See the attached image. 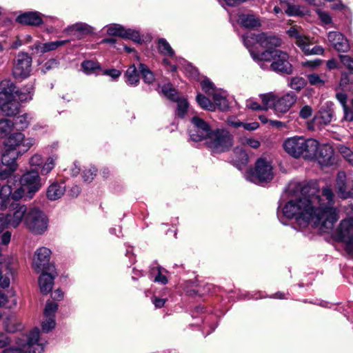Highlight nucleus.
Instances as JSON below:
<instances>
[{
	"instance_id": "f257e3e1",
	"label": "nucleus",
	"mask_w": 353,
	"mask_h": 353,
	"mask_svg": "<svg viewBox=\"0 0 353 353\" xmlns=\"http://www.w3.org/2000/svg\"><path fill=\"white\" fill-rule=\"evenodd\" d=\"M288 190L292 194L300 192L301 196L279 207L277 216L283 224H287L285 219H294L301 228L311 225L322 232L333 229L338 215L334 206L335 195L330 187H323L320 194L315 185L291 183Z\"/></svg>"
},
{
	"instance_id": "f03ea898",
	"label": "nucleus",
	"mask_w": 353,
	"mask_h": 353,
	"mask_svg": "<svg viewBox=\"0 0 353 353\" xmlns=\"http://www.w3.org/2000/svg\"><path fill=\"white\" fill-rule=\"evenodd\" d=\"M0 110L7 117L18 114L20 102L30 101L34 90L33 84L29 83L21 90H17L15 84L7 79L0 83Z\"/></svg>"
},
{
	"instance_id": "7ed1b4c3",
	"label": "nucleus",
	"mask_w": 353,
	"mask_h": 353,
	"mask_svg": "<svg viewBox=\"0 0 353 353\" xmlns=\"http://www.w3.org/2000/svg\"><path fill=\"white\" fill-rule=\"evenodd\" d=\"M283 147L286 153L295 159L313 160L316 155L319 142L314 139L294 136L286 139Z\"/></svg>"
},
{
	"instance_id": "20e7f679",
	"label": "nucleus",
	"mask_w": 353,
	"mask_h": 353,
	"mask_svg": "<svg viewBox=\"0 0 353 353\" xmlns=\"http://www.w3.org/2000/svg\"><path fill=\"white\" fill-rule=\"evenodd\" d=\"M47 341L40 336V330L35 327L26 335L18 338L17 347L5 348L2 353H43Z\"/></svg>"
},
{
	"instance_id": "39448f33",
	"label": "nucleus",
	"mask_w": 353,
	"mask_h": 353,
	"mask_svg": "<svg viewBox=\"0 0 353 353\" xmlns=\"http://www.w3.org/2000/svg\"><path fill=\"white\" fill-rule=\"evenodd\" d=\"M242 41L245 47L249 50L252 58L258 63L261 62L259 59L261 53L254 52V48L256 45L267 48V50H272V48L279 47L281 44V41L278 37L265 32L259 34L247 32L242 36Z\"/></svg>"
},
{
	"instance_id": "423d86ee",
	"label": "nucleus",
	"mask_w": 353,
	"mask_h": 353,
	"mask_svg": "<svg viewBox=\"0 0 353 353\" xmlns=\"http://www.w3.org/2000/svg\"><path fill=\"white\" fill-rule=\"evenodd\" d=\"M261 62L259 63L260 67L263 69L264 67V61L271 62L270 65L272 70L286 74H290L293 72L292 66L289 62L288 54L279 50H265L260 54Z\"/></svg>"
},
{
	"instance_id": "0eeeda50",
	"label": "nucleus",
	"mask_w": 353,
	"mask_h": 353,
	"mask_svg": "<svg viewBox=\"0 0 353 353\" xmlns=\"http://www.w3.org/2000/svg\"><path fill=\"white\" fill-rule=\"evenodd\" d=\"M34 143V140L32 138L25 139V136L21 132L12 133L3 141V152L12 156V153L17 155L28 151Z\"/></svg>"
},
{
	"instance_id": "6e6552de",
	"label": "nucleus",
	"mask_w": 353,
	"mask_h": 353,
	"mask_svg": "<svg viewBox=\"0 0 353 353\" xmlns=\"http://www.w3.org/2000/svg\"><path fill=\"white\" fill-rule=\"evenodd\" d=\"M205 144L214 153L228 150L232 145V136L223 129L212 130L205 141Z\"/></svg>"
},
{
	"instance_id": "1a4fd4ad",
	"label": "nucleus",
	"mask_w": 353,
	"mask_h": 353,
	"mask_svg": "<svg viewBox=\"0 0 353 353\" xmlns=\"http://www.w3.org/2000/svg\"><path fill=\"white\" fill-rule=\"evenodd\" d=\"M272 166L270 161L264 158H259L254 168L250 169L245 174L247 180L259 184L268 182L273 179Z\"/></svg>"
},
{
	"instance_id": "9d476101",
	"label": "nucleus",
	"mask_w": 353,
	"mask_h": 353,
	"mask_svg": "<svg viewBox=\"0 0 353 353\" xmlns=\"http://www.w3.org/2000/svg\"><path fill=\"white\" fill-rule=\"evenodd\" d=\"M27 228L35 234H43L48 229V219L37 208H30L25 219Z\"/></svg>"
},
{
	"instance_id": "9b49d317",
	"label": "nucleus",
	"mask_w": 353,
	"mask_h": 353,
	"mask_svg": "<svg viewBox=\"0 0 353 353\" xmlns=\"http://www.w3.org/2000/svg\"><path fill=\"white\" fill-rule=\"evenodd\" d=\"M32 57L24 52H20L17 55L12 68V74L15 79H26L30 74L32 70Z\"/></svg>"
},
{
	"instance_id": "f8f14e48",
	"label": "nucleus",
	"mask_w": 353,
	"mask_h": 353,
	"mask_svg": "<svg viewBox=\"0 0 353 353\" xmlns=\"http://www.w3.org/2000/svg\"><path fill=\"white\" fill-rule=\"evenodd\" d=\"M51 250L46 247H41L36 250L32 259V268L37 272L41 271H52L54 265L50 263Z\"/></svg>"
},
{
	"instance_id": "ddd939ff",
	"label": "nucleus",
	"mask_w": 353,
	"mask_h": 353,
	"mask_svg": "<svg viewBox=\"0 0 353 353\" xmlns=\"http://www.w3.org/2000/svg\"><path fill=\"white\" fill-rule=\"evenodd\" d=\"M189 134L191 140L195 142L206 141L212 130L208 123L197 116L192 117Z\"/></svg>"
},
{
	"instance_id": "4468645a",
	"label": "nucleus",
	"mask_w": 353,
	"mask_h": 353,
	"mask_svg": "<svg viewBox=\"0 0 353 353\" xmlns=\"http://www.w3.org/2000/svg\"><path fill=\"white\" fill-rule=\"evenodd\" d=\"M202 90L208 95L212 96L214 107L216 105L219 109L224 110L228 107L225 92L217 90L212 82L206 79L201 82Z\"/></svg>"
},
{
	"instance_id": "2eb2a0df",
	"label": "nucleus",
	"mask_w": 353,
	"mask_h": 353,
	"mask_svg": "<svg viewBox=\"0 0 353 353\" xmlns=\"http://www.w3.org/2000/svg\"><path fill=\"white\" fill-rule=\"evenodd\" d=\"M20 185L26 189L28 196L32 198L42 187L41 179L37 171L30 170L24 173L20 178Z\"/></svg>"
},
{
	"instance_id": "dca6fc26",
	"label": "nucleus",
	"mask_w": 353,
	"mask_h": 353,
	"mask_svg": "<svg viewBox=\"0 0 353 353\" xmlns=\"http://www.w3.org/2000/svg\"><path fill=\"white\" fill-rule=\"evenodd\" d=\"M26 192L23 185L18 188L14 192H12L11 186L5 185L0 187V208L2 210L8 208L11 203V200L18 201L21 199Z\"/></svg>"
},
{
	"instance_id": "f3484780",
	"label": "nucleus",
	"mask_w": 353,
	"mask_h": 353,
	"mask_svg": "<svg viewBox=\"0 0 353 353\" xmlns=\"http://www.w3.org/2000/svg\"><path fill=\"white\" fill-rule=\"evenodd\" d=\"M339 240L345 243L353 253V218L346 219L340 223L336 231Z\"/></svg>"
},
{
	"instance_id": "a211bd4d",
	"label": "nucleus",
	"mask_w": 353,
	"mask_h": 353,
	"mask_svg": "<svg viewBox=\"0 0 353 353\" xmlns=\"http://www.w3.org/2000/svg\"><path fill=\"white\" fill-rule=\"evenodd\" d=\"M336 190L341 199L353 198V180L344 171H339L337 174Z\"/></svg>"
},
{
	"instance_id": "6ab92c4d",
	"label": "nucleus",
	"mask_w": 353,
	"mask_h": 353,
	"mask_svg": "<svg viewBox=\"0 0 353 353\" xmlns=\"http://www.w3.org/2000/svg\"><path fill=\"white\" fill-rule=\"evenodd\" d=\"M107 34L112 36H118L123 39H128L139 43L141 37L139 32L133 29H125L119 24H110L105 27Z\"/></svg>"
},
{
	"instance_id": "aec40b11",
	"label": "nucleus",
	"mask_w": 353,
	"mask_h": 353,
	"mask_svg": "<svg viewBox=\"0 0 353 353\" xmlns=\"http://www.w3.org/2000/svg\"><path fill=\"white\" fill-rule=\"evenodd\" d=\"M158 48L160 53L172 58L176 62L179 63L182 65H186L185 70H186L187 72H189L190 75H194L196 74L197 71L193 66H192L189 63H187L183 59L177 58L174 56V50L165 39H160L159 40Z\"/></svg>"
},
{
	"instance_id": "412c9836",
	"label": "nucleus",
	"mask_w": 353,
	"mask_h": 353,
	"mask_svg": "<svg viewBox=\"0 0 353 353\" xmlns=\"http://www.w3.org/2000/svg\"><path fill=\"white\" fill-rule=\"evenodd\" d=\"M17 155L14 153H12V156L7 153H2L1 162H0V179H8L17 170Z\"/></svg>"
},
{
	"instance_id": "4be33fe9",
	"label": "nucleus",
	"mask_w": 353,
	"mask_h": 353,
	"mask_svg": "<svg viewBox=\"0 0 353 353\" xmlns=\"http://www.w3.org/2000/svg\"><path fill=\"white\" fill-rule=\"evenodd\" d=\"M58 310V304L52 301L46 303L44 309V319L41 322V328L43 332L48 333L56 325L55 313Z\"/></svg>"
},
{
	"instance_id": "5701e85b",
	"label": "nucleus",
	"mask_w": 353,
	"mask_h": 353,
	"mask_svg": "<svg viewBox=\"0 0 353 353\" xmlns=\"http://www.w3.org/2000/svg\"><path fill=\"white\" fill-rule=\"evenodd\" d=\"M296 94L292 91L288 92L280 97L276 96V101L274 103V110L277 114L286 113L296 103Z\"/></svg>"
},
{
	"instance_id": "b1692460",
	"label": "nucleus",
	"mask_w": 353,
	"mask_h": 353,
	"mask_svg": "<svg viewBox=\"0 0 353 353\" xmlns=\"http://www.w3.org/2000/svg\"><path fill=\"white\" fill-rule=\"evenodd\" d=\"M313 159H316L321 166H329L334 163V150L328 144L319 145L316 155Z\"/></svg>"
},
{
	"instance_id": "393cba45",
	"label": "nucleus",
	"mask_w": 353,
	"mask_h": 353,
	"mask_svg": "<svg viewBox=\"0 0 353 353\" xmlns=\"http://www.w3.org/2000/svg\"><path fill=\"white\" fill-rule=\"evenodd\" d=\"M327 39L330 45L338 52H345L350 49L347 39L339 32H329Z\"/></svg>"
},
{
	"instance_id": "a878e982",
	"label": "nucleus",
	"mask_w": 353,
	"mask_h": 353,
	"mask_svg": "<svg viewBox=\"0 0 353 353\" xmlns=\"http://www.w3.org/2000/svg\"><path fill=\"white\" fill-rule=\"evenodd\" d=\"M11 207L13 212L7 215L10 220L11 226L15 228L19 225L23 220L25 221L29 208L26 205L10 203L8 208H10Z\"/></svg>"
},
{
	"instance_id": "bb28decb",
	"label": "nucleus",
	"mask_w": 353,
	"mask_h": 353,
	"mask_svg": "<svg viewBox=\"0 0 353 353\" xmlns=\"http://www.w3.org/2000/svg\"><path fill=\"white\" fill-rule=\"evenodd\" d=\"M68 43L67 40L56 41L48 43H41L37 41L34 44L30 47V50L33 54H43L48 52L56 50L60 46H62Z\"/></svg>"
},
{
	"instance_id": "cd10ccee",
	"label": "nucleus",
	"mask_w": 353,
	"mask_h": 353,
	"mask_svg": "<svg viewBox=\"0 0 353 353\" xmlns=\"http://www.w3.org/2000/svg\"><path fill=\"white\" fill-rule=\"evenodd\" d=\"M41 272L42 273L39 278V288L43 294H48L52 289L54 280L57 276V272L56 270Z\"/></svg>"
},
{
	"instance_id": "c85d7f7f",
	"label": "nucleus",
	"mask_w": 353,
	"mask_h": 353,
	"mask_svg": "<svg viewBox=\"0 0 353 353\" xmlns=\"http://www.w3.org/2000/svg\"><path fill=\"white\" fill-rule=\"evenodd\" d=\"M288 33L290 37L295 39V43L305 54L307 48L310 47L312 43L311 39L304 35L300 30L295 28H290Z\"/></svg>"
},
{
	"instance_id": "c756f323",
	"label": "nucleus",
	"mask_w": 353,
	"mask_h": 353,
	"mask_svg": "<svg viewBox=\"0 0 353 353\" xmlns=\"http://www.w3.org/2000/svg\"><path fill=\"white\" fill-rule=\"evenodd\" d=\"M65 192V186L63 183L52 181L46 189V197L51 201L61 199Z\"/></svg>"
},
{
	"instance_id": "7c9ffc66",
	"label": "nucleus",
	"mask_w": 353,
	"mask_h": 353,
	"mask_svg": "<svg viewBox=\"0 0 353 353\" xmlns=\"http://www.w3.org/2000/svg\"><path fill=\"white\" fill-rule=\"evenodd\" d=\"M17 21L21 24L38 26L43 23L41 14L38 12H27L17 17Z\"/></svg>"
},
{
	"instance_id": "2f4dec72",
	"label": "nucleus",
	"mask_w": 353,
	"mask_h": 353,
	"mask_svg": "<svg viewBox=\"0 0 353 353\" xmlns=\"http://www.w3.org/2000/svg\"><path fill=\"white\" fill-rule=\"evenodd\" d=\"M9 226H11L10 220L7 214H0V233H2L1 236V243L5 245H8L11 239V232L9 231L4 230Z\"/></svg>"
},
{
	"instance_id": "473e14b6",
	"label": "nucleus",
	"mask_w": 353,
	"mask_h": 353,
	"mask_svg": "<svg viewBox=\"0 0 353 353\" xmlns=\"http://www.w3.org/2000/svg\"><path fill=\"white\" fill-rule=\"evenodd\" d=\"M3 325L7 332L14 333L23 328L21 321L14 316H8L3 319Z\"/></svg>"
},
{
	"instance_id": "72a5a7b5",
	"label": "nucleus",
	"mask_w": 353,
	"mask_h": 353,
	"mask_svg": "<svg viewBox=\"0 0 353 353\" xmlns=\"http://www.w3.org/2000/svg\"><path fill=\"white\" fill-rule=\"evenodd\" d=\"M333 111L331 108H322L314 118V122L319 125L330 123L333 118Z\"/></svg>"
},
{
	"instance_id": "f704fd0d",
	"label": "nucleus",
	"mask_w": 353,
	"mask_h": 353,
	"mask_svg": "<svg viewBox=\"0 0 353 353\" xmlns=\"http://www.w3.org/2000/svg\"><path fill=\"white\" fill-rule=\"evenodd\" d=\"M240 23L246 28H254L261 26L259 17L254 14H242L239 17Z\"/></svg>"
},
{
	"instance_id": "c9c22d12",
	"label": "nucleus",
	"mask_w": 353,
	"mask_h": 353,
	"mask_svg": "<svg viewBox=\"0 0 353 353\" xmlns=\"http://www.w3.org/2000/svg\"><path fill=\"white\" fill-rule=\"evenodd\" d=\"M125 83L130 86H137L139 83V74L134 65L130 66L125 75Z\"/></svg>"
},
{
	"instance_id": "e433bc0d",
	"label": "nucleus",
	"mask_w": 353,
	"mask_h": 353,
	"mask_svg": "<svg viewBox=\"0 0 353 353\" xmlns=\"http://www.w3.org/2000/svg\"><path fill=\"white\" fill-rule=\"evenodd\" d=\"M32 117L30 114L25 113L14 119V125L17 130H23L26 129L30 123Z\"/></svg>"
},
{
	"instance_id": "4c0bfd02",
	"label": "nucleus",
	"mask_w": 353,
	"mask_h": 353,
	"mask_svg": "<svg viewBox=\"0 0 353 353\" xmlns=\"http://www.w3.org/2000/svg\"><path fill=\"white\" fill-rule=\"evenodd\" d=\"M57 157L56 155L48 157L45 162L43 161L40 167V173L41 175L48 174L55 167Z\"/></svg>"
},
{
	"instance_id": "58836bf2",
	"label": "nucleus",
	"mask_w": 353,
	"mask_h": 353,
	"mask_svg": "<svg viewBox=\"0 0 353 353\" xmlns=\"http://www.w3.org/2000/svg\"><path fill=\"white\" fill-rule=\"evenodd\" d=\"M14 128V122L8 119H0V134L6 136Z\"/></svg>"
},
{
	"instance_id": "ea45409f",
	"label": "nucleus",
	"mask_w": 353,
	"mask_h": 353,
	"mask_svg": "<svg viewBox=\"0 0 353 353\" xmlns=\"http://www.w3.org/2000/svg\"><path fill=\"white\" fill-rule=\"evenodd\" d=\"M139 69L145 83L150 84L154 81V75L147 65L140 63Z\"/></svg>"
},
{
	"instance_id": "a19ab883",
	"label": "nucleus",
	"mask_w": 353,
	"mask_h": 353,
	"mask_svg": "<svg viewBox=\"0 0 353 353\" xmlns=\"http://www.w3.org/2000/svg\"><path fill=\"white\" fill-rule=\"evenodd\" d=\"M260 98L263 103V109L267 110L271 107L274 108V103L276 99V95L273 92L263 94L260 95Z\"/></svg>"
},
{
	"instance_id": "79ce46f5",
	"label": "nucleus",
	"mask_w": 353,
	"mask_h": 353,
	"mask_svg": "<svg viewBox=\"0 0 353 353\" xmlns=\"http://www.w3.org/2000/svg\"><path fill=\"white\" fill-rule=\"evenodd\" d=\"M68 30L71 32H79L82 34H89L92 32L93 28L86 23H77L69 27Z\"/></svg>"
},
{
	"instance_id": "37998d69",
	"label": "nucleus",
	"mask_w": 353,
	"mask_h": 353,
	"mask_svg": "<svg viewBox=\"0 0 353 353\" xmlns=\"http://www.w3.org/2000/svg\"><path fill=\"white\" fill-rule=\"evenodd\" d=\"M161 92L163 94L170 100L175 101L177 99V92L174 88H172V84L170 83H168L162 86Z\"/></svg>"
},
{
	"instance_id": "c03bdc74",
	"label": "nucleus",
	"mask_w": 353,
	"mask_h": 353,
	"mask_svg": "<svg viewBox=\"0 0 353 353\" xmlns=\"http://www.w3.org/2000/svg\"><path fill=\"white\" fill-rule=\"evenodd\" d=\"M196 101L203 109H206L211 111L215 110L214 103H212L208 98H207L206 97L203 96L201 94H197Z\"/></svg>"
},
{
	"instance_id": "a18cd8bd",
	"label": "nucleus",
	"mask_w": 353,
	"mask_h": 353,
	"mask_svg": "<svg viewBox=\"0 0 353 353\" xmlns=\"http://www.w3.org/2000/svg\"><path fill=\"white\" fill-rule=\"evenodd\" d=\"M175 101L177 102L176 115L183 118L188 109V103L185 99H179L178 97Z\"/></svg>"
},
{
	"instance_id": "49530a36",
	"label": "nucleus",
	"mask_w": 353,
	"mask_h": 353,
	"mask_svg": "<svg viewBox=\"0 0 353 353\" xmlns=\"http://www.w3.org/2000/svg\"><path fill=\"white\" fill-rule=\"evenodd\" d=\"M306 85V81L303 77H295L290 79L288 85L293 90L300 91Z\"/></svg>"
},
{
	"instance_id": "de8ad7c7",
	"label": "nucleus",
	"mask_w": 353,
	"mask_h": 353,
	"mask_svg": "<svg viewBox=\"0 0 353 353\" xmlns=\"http://www.w3.org/2000/svg\"><path fill=\"white\" fill-rule=\"evenodd\" d=\"M234 154L236 157V161L240 164H246L248 161V156L245 151L240 147L234 148Z\"/></svg>"
},
{
	"instance_id": "09e8293b",
	"label": "nucleus",
	"mask_w": 353,
	"mask_h": 353,
	"mask_svg": "<svg viewBox=\"0 0 353 353\" xmlns=\"http://www.w3.org/2000/svg\"><path fill=\"white\" fill-rule=\"evenodd\" d=\"M81 67L83 72L87 74H90L100 68L98 63L93 61H85L82 63Z\"/></svg>"
},
{
	"instance_id": "8fccbe9b",
	"label": "nucleus",
	"mask_w": 353,
	"mask_h": 353,
	"mask_svg": "<svg viewBox=\"0 0 353 353\" xmlns=\"http://www.w3.org/2000/svg\"><path fill=\"white\" fill-rule=\"evenodd\" d=\"M339 152L353 166V152L344 145H340L338 148Z\"/></svg>"
},
{
	"instance_id": "3c124183",
	"label": "nucleus",
	"mask_w": 353,
	"mask_h": 353,
	"mask_svg": "<svg viewBox=\"0 0 353 353\" xmlns=\"http://www.w3.org/2000/svg\"><path fill=\"white\" fill-rule=\"evenodd\" d=\"M97 174V169L91 166L90 168H85L83 171V179L85 182H90L93 180L94 177Z\"/></svg>"
},
{
	"instance_id": "603ef678",
	"label": "nucleus",
	"mask_w": 353,
	"mask_h": 353,
	"mask_svg": "<svg viewBox=\"0 0 353 353\" xmlns=\"http://www.w3.org/2000/svg\"><path fill=\"white\" fill-rule=\"evenodd\" d=\"M307 79L309 83L312 85L321 87L323 86L325 83L324 79H323L319 74L314 73L309 74L307 76Z\"/></svg>"
},
{
	"instance_id": "864d4df0",
	"label": "nucleus",
	"mask_w": 353,
	"mask_h": 353,
	"mask_svg": "<svg viewBox=\"0 0 353 353\" xmlns=\"http://www.w3.org/2000/svg\"><path fill=\"white\" fill-rule=\"evenodd\" d=\"M339 59L341 62L345 65L347 68L353 71V59L348 55L340 54Z\"/></svg>"
},
{
	"instance_id": "5fc2aeb1",
	"label": "nucleus",
	"mask_w": 353,
	"mask_h": 353,
	"mask_svg": "<svg viewBox=\"0 0 353 353\" xmlns=\"http://www.w3.org/2000/svg\"><path fill=\"white\" fill-rule=\"evenodd\" d=\"M352 77H353V72H350L348 74H342L340 81V85L343 88H345L348 84L353 83V80L351 79Z\"/></svg>"
},
{
	"instance_id": "6e6d98bb",
	"label": "nucleus",
	"mask_w": 353,
	"mask_h": 353,
	"mask_svg": "<svg viewBox=\"0 0 353 353\" xmlns=\"http://www.w3.org/2000/svg\"><path fill=\"white\" fill-rule=\"evenodd\" d=\"M323 61L320 59H316L314 60L305 61L301 62V65L305 68H309L311 69H314L318 68L321 63Z\"/></svg>"
},
{
	"instance_id": "4d7b16f0",
	"label": "nucleus",
	"mask_w": 353,
	"mask_h": 353,
	"mask_svg": "<svg viewBox=\"0 0 353 353\" xmlns=\"http://www.w3.org/2000/svg\"><path fill=\"white\" fill-rule=\"evenodd\" d=\"M43 159L42 156L38 154H35L30 159L29 163L31 166L40 168L43 164Z\"/></svg>"
},
{
	"instance_id": "13d9d810",
	"label": "nucleus",
	"mask_w": 353,
	"mask_h": 353,
	"mask_svg": "<svg viewBox=\"0 0 353 353\" xmlns=\"http://www.w3.org/2000/svg\"><path fill=\"white\" fill-rule=\"evenodd\" d=\"M287 5L288 8L285 10V13L289 16H298L301 14L299 6L290 5V2Z\"/></svg>"
},
{
	"instance_id": "bf43d9fd",
	"label": "nucleus",
	"mask_w": 353,
	"mask_h": 353,
	"mask_svg": "<svg viewBox=\"0 0 353 353\" xmlns=\"http://www.w3.org/2000/svg\"><path fill=\"white\" fill-rule=\"evenodd\" d=\"M12 342V339L7 334L0 332V348H5Z\"/></svg>"
},
{
	"instance_id": "052dcab7",
	"label": "nucleus",
	"mask_w": 353,
	"mask_h": 353,
	"mask_svg": "<svg viewBox=\"0 0 353 353\" xmlns=\"http://www.w3.org/2000/svg\"><path fill=\"white\" fill-rule=\"evenodd\" d=\"M312 108L310 105H304L299 112V116L302 119H307L312 114Z\"/></svg>"
},
{
	"instance_id": "680f3d73",
	"label": "nucleus",
	"mask_w": 353,
	"mask_h": 353,
	"mask_svg": "<svg viewBox=\"0 0 353 353\" xmlns=\"http://www.w3.org/2000/svg\"><path fill=\"white\" fill-rule=\"evenodd\" d=\"M324 52V49L319 46H315L312 48L309 47L307 50L305 52V55H312V54H323Z\"/></svg>"
},
{
	"instance_id": "e2e57ef3",
	"label": "nucleus",
	"mask_w": 353,
	"mask_h": 353,
	"mask_svg": "<svg viewBox=\"0 0 353 353\" xmlns=\"http://www.w3.org/2000/svg\"><path fill=\"white\" fill-rule=\"evenodd\" d=\"M154 281L163 285L168 283V279L166 276L163 274L161 268L160 267L158 268V274L155 276Z\"/></svg>"
},
{
	"instance_id": "0e129e2a",
	"label": "nucleus",
	"mask_w": 353,
	"mask_h": 353,
	"mask_svg": "<svg viewBox=\"0 0 353 353\" xmlns=\"http://www.w3.org/2000/svg\"><path fill=\"white\" fill-rule=\"evenodd\" d=\"M57 65L58 62L56 59H50L44 64L42 70L43 72H46L48 70L57 67Z\"/></svg>"
},
{
	"instance_id": "69168bd1",
	"label": "nucleus",
	"mask_w": 353,
	"mask_h": 353,
	"mask_svg": "<svg viewBox=\"0 0 353 353\" xmlns=\"http://www.w3.org/2000/svg\"><path fill=\"white\" fill-rule=\"evenodd\" d=\"M103 74L111 77L113 79H116L121 76V72L117 69H108L105 70Z\"/></svg>"
},
{
	"instance_id": "338daca9",
	"label": "nucleus",
	"mask_w": 353,
	"mask_h": 353,
	"mask_svg": "<svg viewBox=\"0 0 353 353\" xmlns=\"http://www.w3.org/2000/svg\"><path fill=\"white\" fill-rule=\"evenodd\" d=\"M243 143L247 144L250 147L254 149L258 148L260 146V142L258 140L254 139H245L243 141Z\"/></svg>"
},
{
	"instance_id": "774afa93",
	"label": "nucleus",
	"mask_w": 353,
	"mask_h": 353,
	"mask_svg": "<svg viewBox=\"0 0 353 353\" xmlns=\"http://www.w3.org/2000/svg\"><path fill=\"white\" fill-rule=\"evenodd\" d=\"M318 14L321 20L325 24H329L332 22V19L330 14L325 12L318 11Z\"/></svg>"
}]
</instances>
